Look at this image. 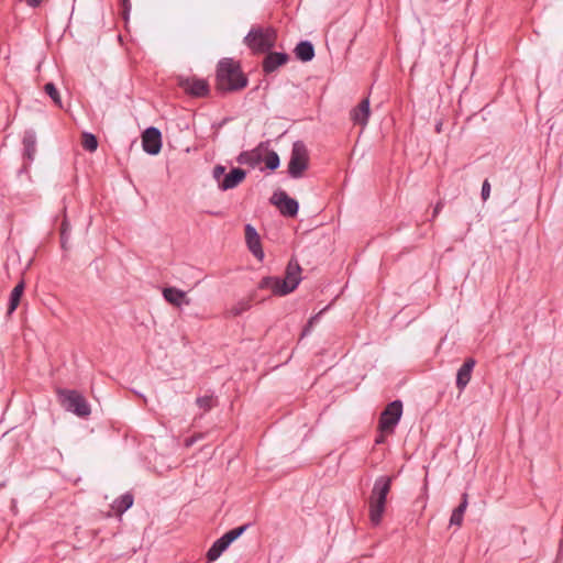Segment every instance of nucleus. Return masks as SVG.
Returning <instances> with one entry per match:
<instances>
[{
	"label": "nucleus",
	"instance_id": "nucleus-1",
	"mask_svg": "<svg viewBox=\"0 0 563 563\" xmlns=\"http://www.w3.org/2000/svg\"><path fill=\"white\" fill-rule=\"evenodd\" d=\"M249 84L247 76L243 73L240 62L224 57L218 62L216 69V91L227 95L244 89Z\"/></svg>",
	"mask_w": 563,
	"mask_h": 563
},
{
	"label": "nucleus",
	"instance_id": "nucleus-2",
	"mask_svg": "<svg viewBox=\"0 0 563 563\" xmlns=\"http://www.w3.org/2000/svg\"><path fill=\"white\" fill-rule=\"evenodd\" d=\"M394 476H378L368 498V516L373 526H378L386 510V498L390 492Z\"/></svg>",
	"mask_w": 563,
	"mask_h": 563
},
{
	"label": "nucleus",
	"instance_id": "nucleus-3",
	"mask_svg": "<svg viewBox=\"0 0 563 563\" xmlns=\"http://www.w3.org/2000/svg\"><path fill=\"white\" fill-rule=\"evenodd\" d=\"M276 38L275 29L253 26L244 37V44L254 54H264L275 46Z\"/></svg>",
	"mask_w": 563,
	"mask_h": 563
},
{
	"label": "nucleus",
	"instance_id": "nucleus-4",
	"mask_svg": "<svg viewBox=\"0 0 563 563\" xmlns=\"http://www.w3.org/2000/svg\"><path fill=\"white\" fill-rule=\"evenodd\" d=\"M56 396L58 402L65 410L80 418H86L90 415V406L84 395L78 390L57 388Z\"/></svg>",
	"mask_w": 563,
	"mask_h": 563
},
{
	"label": "nucleus",
	"instance_id": "nucleus-5",
	"mask_svg": "<svg viewBox=\"0 0 563 563\" xmlns=\"http://www.w3.org/2000/svg\"><path fill=\"white\" fill-rule=\"evenodd\" d=\"M309 166V154L302 141H296L292 144L290 159L288 163V174L291 178H300Z\"/></svg>",
	"mask_w": 563,
	"mask_h": 563
},
{
	"label": "nucleus",
	"instance_id": "nucleus-6",
	"mask_svg": "<svg viewBox=\"0 0 563 563\" xmlns=\"http://www.w3.org/2000/svg\"><path fill=\"white\" fill-rule=\"evenodd\" d=\"M402 415V402L396 399L389 402L380 412L378 430L380 433H393Z\"/></svg>",
	"mask_w": 563,
	"mask_h": 563
},
{
	"label": "nucleus",
	"instance_id": "nucleus-7",
	"mask_svg": "<svg viewBox=\"0 0 563 563\" xmlns=\"http://www.w3.org/2000/svg\"><path fill=\"white\" fill-rule=\"evenodd\" d=\"M177 85L186 95L195 98H205L210 93V86L206 79L192 77H177Z\"/></svg>",
	"mask_w": 563,
	"mask_h": 563
},
{
	"label": "nucleus",
	"instance_id": "nucleus-8",
	"mask_svg": "<svg viewBox=\"0 0 563 563\" xmlns=\"http://www.w3.org/2000/svg\"><path fill=\"white\" fill-rule=\"evenodd\" d=\"M271 203L276 206L284 217L295 218L299 211V203L296 199L289 197L284 190H277L269 199Z\"/></svg>",
	"mask_w": 563,
	"mask_h": 563
},
{
	"label": "nucleus",
	"instance_id": "nucleus-9",
	"mask_svg": "<svg viewBox=\"0 0 563 563\" xmlns=\"http://www.w3.org/2000/svg\"><path fill=\"white\" fill-rule=\"evenodd\" d=\"M142 146L150 155H157L162 150V133L155 126L147 128L142 134Z\"/></svg>",
	"mask_w": 563,
	"mask_h": 563
},
{
	"label": "nucleus",
	"instance_id": "nucleus-10",
	"mask_svg": "<svg viewBox=\"0 0 563 563\" xmlns=\"http://www.w3.org/2000/svg\"><path fill=\"white\" fill-rule=\"evenodd\" d=\"M301 280V267L297 261H289L286 267V276L282 282L284 283V290L282 292L289 294L294 291Z\"/></svg>",
	"mask_w": 563,
	"mask_h": 563
},
{
	"label": "nucleus",
	"instance_id": "nucleus-11",
	"mask_svg": "<svg viewBox=\"0 0 563 563\" xmlns=\"http://www.w3.org/2000/svg\"><path fill=\"white\" fill-rule=\"evenodd\" d=\"M288 60L289 56L287 53L268 51L262 63L263 71L265 74H272L278 67L285 65Z\"/></svg>",
	"mask_w": 563,
	"mask_h": 563
},
{
	"label": "nucleus",
	"instance_id": "nucleus-12",
	"mask_svg": "<svg viewBox=\"0 0 563 563\" xmlns=\"http://www.w3.org/2000/svg\"><path fill=\"white\" fill-rule=\"evenodd\" d=\"M245 240L251 253L258 260H263L264 252L261 244V238L255 228L251 224L245 225Z\"/></svg>",
	"mask_w": 563,
	"mask_h": 563
},
{
	"label": "nucleus",
	"instance_id": "nucleus-13",
	"mask_svg": "<svg viewBox=\"0 0 563 563\" xmlns=\"http://www.w3.org/2000/svg\"><path fill=\"white\" fill-rule=\"evenodd\" d=\"M476 361L473 357H468L464 361L463 365L459 368L456 374V387L460 391H463L468 385L472 373L475 367Z\"/></svg>",
	"mask_w": 563,
	"mask_h": 563
},
{
	"label": "nucleus",
	"instance_id": "nucleus-14",
	"mask_svg": "<svg viewBox=\"0 0 563 563\" xmlns=\"http://www.w3.org/2000/svg\"><path fill=\"white\" fill-rule=\"evenodd\" d=\"M246 177V172L240 167L232 168L229 174L224 175L219 181V188L223 191L235 188Z\"/></svg>",
	"mask_w": 563,
	"mask_h": 563
},
{
	"label": "nucleus",
	"instance_id": "nucleus-15",
	"mask_svg": "<svg viewBox=\"0 0 563 563\" xmlns=\"http://www.w3.org/2000/svg\"><path fill=\"white\" fill-rule=\"evenodd\" d=\"M369 100L367 98L363 99L357 107L352 109L351 111V120L355 124L366 125L369 118Z\"/></svg>",
	"mask_w": 563,
	"mask_h": 563
},
{
	"label": "nucleus",
	"instance_id": "nucleus-16",
	"mask_svg": "<svg viewBox=\"0 0 563 563\" xmlns=\"http://www.w3.org/2000/svg\"><path fill=\"white\" fill-rule=\"evenodd\" d=\"M165 300L176 307H180L183 303L189 305L190 300L186 299V292L176 288L167 287L163 290Z\"/></svg>",
	"mask_w": 563,
	"mask_h": 563
},
{
	"label": "nucleus",
	"instance_id": "nucleus-17",
	"mask_svg": "<svg viewBox=\"0 0 563 563\" xmlns=\"http://www.w3.org/2000/svg\"><path fill=\"white\" fill-rule=\"evenodd\" d=\"M294 53L297 59L307 63L314 57V46L310 41H301L296 45Z\"/></svg>",
	"mask_w": 563,
	"mask_h": 563
},
{
	"label": "nucleus",
	"instance_id": "nucleus-18",
	"mask_svg": "<svg viewBox=\"0 0 563 563\" xmlns=\"http://www.w3.org/2000/svg\"><path fill=\"white\" fill-rule=\"evenodd\" d=\"M284 283L282 278L275 276H266L263 277L258 284L260 289H271L274 295L285 296L286 294L282 292L284 290Z\"/></svg>",
	"mask_w": 563,
	"mask_h": 563
},
{
	"label": "nucleus",
	"instance_id": "nucleus-19",
	"mask_svg": "<svg viewBox=\"0 0 563 563\" xmlns=\"http://www.w3.org/2000/svg\"><path fill=\"white\" fill-rule=\"evenodd\" d=\"M24 288H25V283L22 279L12 289V291L10 294V298H9V305H8V311H7L8 316H11L15 311L18 306L20 305Z\"/></svg>",
	"mask_w": 563,
	"mask_h": 563
},
{
	"label": "nucleus",
	"instance_id": "nucleus-20",
	"mask_svg": "<svg viewBox=\"0 0 563 563\" xmlns=\"http://www.w3.org/2000/svg\"><path fill=\"white\" fill-rule=\"evenodd\" d=\"M467 505H468V495H467V493H463L460 505L452 511V515L450 518L451 526L460 527L462 525L463 517L466 511Z\"/></svg>",
	"mask_w": 563,
	"mask_h": 563
},
{
	"label": "nucleus",
	"instance_id": "nucleus-21",
	"mask_svg": "<svg viewBox=\"0 0 563 563\" xmlns=\"http://www.w3.org/2000/svg\"><path fill=\"white\" fill-rule=\"evenodd\" d=\"M23 148H24V158L27 161V164H31L34 161L35 152H36V139L33 133H25L22 140Z\"/></svg>",
	"mask_w": 563,
	"mask_h": 563
},
{
	"label": "nucleus",
	"instance_id": "nucleus-22",
	"mask_svg": "<svg viewBox=\"0 0 563 563\" xmlns=\"http://www.w3.org/2000/svg\"><path fill=\"white\" fill-rule=\"evenodd\" d=\"M133 501V495L130 493H125L113 501L112 509L117 515L121 516L123 512H125L129 508L132 507Z\"/></svg>",
	"mask_w": 563,
	"mask_h": 563
},
{
	"label": "nucleus",
	"instance_id": "nucleus-23",
	"mask_svg": "<svg viewBox=\"0 0 563 563\" xmlns=\"http://www.w3.org/2000/svg\"><path fill=\"white\" fill-rule=\"evenodd\" d=\"M229 547L222 538L217 539L207 552L208 561L213 562L218 560Z\"/></svg>",
	"mask_w": 563,
	"mask_h": 563
},
{
	"label": "nucleus",
	"instance_id": "nucleus-24",
	"mask_svg": "<svg viewBox=\"0 0 563 563\" xmlns=\"http://www.w3.org/2000/svg\"><path fill=\"white\" fill-rule=\"evenodd\" d=\"M262 161V156L258 152L256 151H251V152H242L239 156H238V162L240 164H247L250 166H255L257 165L260 162Z\"/></svg>",
	"mask_w": 563,
	"mask_h": 563
},
{
	"label": "nucleus",
	"instance_id": "nucleus-25",
	"mask_svg": "<svg viewBox=\"0 0 563 563\" xmlns=\"http://www.w3.org/2000/svg\"><path fill=\"white\" fill-rule=\"evenodd\" d=\"M196 405L202 409L203 412H208L218 405V399L213 394L205 395L196 399Z\"/></svg>",
	"mask_w": 563,
	"mask_h": 563
},
{
	"label": "nucleus",
	"instance_id": "nucleus-26",
	"mask_svg": "<svg viewBox=\"0 0 563 563\" xmlns=\"http://www.w3.org/2000/svg\"><path fill=\"white\" fill-rule=\"evenodd\" d=\"M251 526V523H245L243 526L236 527L234 529L225 532L221 538L230 545L233 541L240 538Z\"/></svg>",
	"mask_w": 563,
	"mask_h": 563
},
{
	"label": "nucleus",
	"instance_id": "nucleus-27",
	"mask_svg": "<svg viewBox=\"0 0 563 563\" xmlns=\"http://www.w3.org/2000/svg\"><path fill=\"white\" fill-rule=\"evenodd\" d=\"M65 212H66V209H64V219L60 223L59 233H60L62 249L67 250V243H68L69 235H70V223L67 220Z\"/></svg>",
	"mask_w": 563,
	"mask_h": 563
},
{
	"label": "nucleus",
	"instance_id": "nucleus-28",
	"mask_svg": "<svg viewBox=\"0 0 563 563\" xmlns=\"http://www.w3.org/2000/svg\"><path fill=\"white\" fill-rule=\"evenodd\" d=\"M81 145L88 152H95L98 148V139L95 134L84 132L81 135Z\"/></svg>",
	"mask_w": 563,
	"mask_h": 563
},
{
	"label": "nucleus",
	"instance_id": "nucleus-29",
	"mask_svg": "<svg viewBox=\"0 0 563 563\" xmlns=\"http://www.w3.org/2000/svg\"><path fill=\"white\" fill-rule=\"evenodd\" d=\"M44 90L45 92L51 97V99L53 100V102L62 108V99H60V95L56 88V86L53 84V82H47L45 86H44Z\"/></svg>",
	"mask_w": 563,
	"mask_h": 563
},
{
	"label": "nucleus",
	"instance_id": "nucleus-30",
	"mask_svg": "<svg viewBox=\"0 0 563 563\" xmlns=\"http://www.w3.org/2000/svg\"><path fill=\"white\" fill-rule=\"evenodd\" d=\"M265 166L269 170H275L279 167L280 159L275 151H269L265 156Z\"/></svg>",
	"mask_w": 563,
	"mask_h": 563
},
{
	"label": "nucleus",
	"instance_id": "nucleus-31",
	"mask_svg": "<svg viewBox=\"0 0 563 563\" xmlns=\"http://www.w3.org/2000/svg\"><path fill=\"white\" fill-rule=\"evenodd\" d=\"M250 308H251L250 300L243 299V300H240L239 302H236L235 305H233L230 308L229 313L233 317H238V316L242 314L243 312L247 311Z\"/></svg>",
	"mask_w": 563,
	"mask_h": 563
},
{
	"label": "nucleus",
	"instance_id": "nucleus-32",
	"mask_svg": "<svg viewBox=\"0 0 563 563\" xmlns=\"http://www.w3.org/2000/svg\"><path fill=\"white\" fill-rule=\"evenodd\" d=\"M320 313H321V312H319V313H318V314H316V316H312V317L308 320L307 324H306V325H305V328L302 329L301 336H306V335H308V334L310 333V331H311V329H312V327H313L314 322H316V321H317V319L319 318Z\"/></svg>",
	"mask_w": 563,
	"mask_h": 563
},
{
	"label": "nucleus",
	"instance_id": "nucleus-33",
	"mask_svg": "<svg viewBox=\"0 0 563 563\" xmlns=\"http://www.w3.org/2000/svg\"><path fill=\"white\" fill-rule=\"evenodd\" d=\"M224 173H225V167L224 166L216 165L213 170H212V176L219 183V181L222 180L221 178L224 175Z\"/></svg>",
	"mask_w": 563,
	"mask_h": 563
},
{
	"label": "nucleus",
	"instance_id": "nucleus-34",
	"mask_svg": "<svg viewBox=\"0 0 563 563\" xmlns=\"http://www.w3.org/2000/svg\"><path fill=\"white\" fill-rule=\"evenodd\" d=\"M482 199L484 201H486L488 198H489V195H490V184L487 179L484 180L483 185H482Z\"/></svg>",
	"mask_w": 563,
	"mask_h": 563
},
{
	"label": "nucleus",
	"instance_id": "nucleus-35",
	"mask_svg": "<svg viewBox=\"0 0 563 563\" xmlns=\"http://www.w3.org/2000/svg\"><path fill=\"white\" fill-rule=\"evenodd\" d=\"M122 13H123V16L124 19H128V15L131 11V2L130 0H122Z\"/></svg>",
	"mask_w": 563,
	"mask_h": 563
},
{
	"label": "nucleus",
	"instance_id": "nucleus-36",
	"mask_svg": "<svg viewBox=\"0 0 563 563\" xmlns=\"http://www.w3.org/2000/svg\"><path fill=\"white\" fill-rule=\"evenodd\" d=\"M443 207H444L443 200H439L437 202V205L434 206L432 218H435L440 213V211L442 210Z\"/></svg>",
	"mask_w": 563,
	"mask_h": 563
},
{
	"label": "nucleus",
	"instance_id": "nucleus-37",
	"mask_svg": "<svg viewBox=\"0 0 563 563\" xmlns=\"http://www.w3.org/2000/svg\"><path fill=\"white\" fill-rule=\"evenodd\" d=\"M385 441V435L382 433L379 437L376 438L375 443L380 444Z\"/></svg>",
	"mask_w": 563,
	"mask_h": 563
},
{
	"label": "nucleus",
	"instance_id": "nucleus-38",
	"mask_svg": "<svg viewBox=\"0 0 563 563\" xmlns=\"http://www.w3.org/2000/svg\"><path fill=\"white\" fill-rule=\"evenodd\" d=\"M563 549V539H560L559 541V553L562 551Z\"/></svg>",
	"mask_w": 563,
	"mask_h": 563
},
{
	"label": "nucleus",
	"instance_id": "nucleus-39",
	"mask_svg": "<svg viewBox=\"0 0 563 563\" xmlns=\"http://www.w3.org/2000/svg\"><path fill=\"white\" fill-rule=\"evenodd\" d=\"M437 132H440L441 131V123H439L435 128Z\"/></svg>",
	"mask_w": 563,
	"mask_h": 563
},
{
	"label": "nucleus",
	"instance_id": "nucleus-40",
	"mask_svg": "<svg viewBox=\"0 0 563 563\" xmlns=\"http://www.w3.org/2000/svg\"><path fill=\"white\" fill-rule=\"evenodd\" d=\"M550 130H551V132H550V134H549V137H551V136H552V130H553V126H550Z\"/></svg>",
	"mask_w": 563,
	"mask_h": 563
}]
</instances>
